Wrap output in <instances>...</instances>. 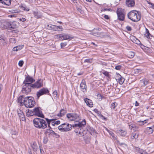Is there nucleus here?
<instances>
[{
  "instance_id": "ea45409f",
  "label": "nucleus",
  "mask_w": 154,
  "mask_h": 154,
  "mask_svg": "<svg viewBox=\"0 0 154 154\" xmlns=\"http://www.w3.org/2000/svg\"><path fill=\"white\" fill-rule=\"evenodd\" d=\"M21 8L23 10L26 11H28L29 10V9L26 6H22Z\"/></svg>"
},
{
  "instance_id": "052dcab7",
  "label": "nucleus",
  "mask_w": 154,
  "mask_h": 154,
  "mask_svg": "<svg viewBox=\"0 0 154 154\" xmlns=\"http://www.w3.org/2000/svg\"><path fill=\"white\" fill-rule=\"evenodd\" d=\"M39 150H40L41 154H43L44 153V152L43 150L41 149L40 146H39Z\"/></svg>"
},
{
  "instance_id": "c85d7f7f",
  "label": "nucleus",
  "mask_w": 154,
  "mask_h": 154,
  "mask_svg": "<svg viewBox=\"0 0 154 154\" xmlns=\"http://www.w3.org/2000/svg\"><path fill=\"white\" fill-rule=\"evenodd\" d=\"M45 133L48 135H53L55 134V133L54 131L49 129H47Z\"/></svg>"
},
{
  "instance_id": "473e14b6",
  "label": "nucleus",
  "mask_w": 154,
  "mask_h": 154,
  "mask_svg": "<svg viewBox=\"0 0 154 154\" xmlns=\"http://www.w3.org/2000/svg\"><path fill=\"white\" fill-rule=\"evenodd\" d=\"M106 130L108 131V132L109 133V134L112 136L113 138L114 139L116 140V137H115L114 134L112 131H110L107 128H106Z\"/></svg>"
},
{
  "instance_id": "13d9d810",
  "label": "nucleus",
  "mask_w": 154,
  "mask_h": 154,
  "mask_svg": "<svg viewBox=\"0 0 154 154\" xmlns=\"http://www.w3.org/2000/svg\"><path fill=\"white\" fill-rule=\"evenodd\" d=\"M23 47V45H21L17 46L18 50H20L22 49Z\"/></svg>"
},
{
  "instance_id": "b1692460",
  "label": "nucleus",
  "mask_w": 154,
  "mask_h": 154,
  "mask_svg": "<svg viewBox=\"0 0 154 154\" xmlns=\"http://www.w3.org/2000/svg\"><path fill=\"white\" fill-rule=\"evenodd\" d=\"M66 113V110L64 109H62L60 111V113L58 114V116H62Z\"/></svg>"
},
{
  "instance_id": "ddd939ff",
  "label": "nucleus",
  "mask_w": 154,
  "mask_h": 154,
  "mask_svg": "<svg viewBox=\"0 0 154 154\" xmlns=\"http://www.w3.org/2000/svg\"><path fill=\"white\" fill-rule=\"evenodd\" d=\"M125 4L128 7H133L135 5V0H126Z\"/></svg>"
},
{
  "instance_id": "2f4dec72",
  "label": "nucleus",
  "mask_w": 154,
  "mask_h": 154,
  "mask_svg": "<svg viewBox=\"0 0 154 154\" xmlns=\"http://www.w3.org/2000/svg\"><path fill=\"white\" fill-rule=\"evenodd\" d=\"M45 119L47 122V125L48 124V127H50V124L51 122L54 121V120L53 119H49L48 118H45Z\"/></svg>"
},
{
  "instance_id": "e433bc0d",
  "label": "nucleus",
  "mask_w": 154,
  "mask_h": 154,
  "mask_svg": "<svg viewBox=\"0 0 154 154\" xmlns=\"http://www.w3.org/2000/svg\"><path fill=\"white\" fill-rule=\"evenodd\" d=\"M12 136L13 138L15 137V136H16L18 134V132L15 131H11Z\"/></svg>"
},
{
  "instance_id": "f8f14e48",
  "label": "nucleus",
  "mask_w": 154,
  "mask_h": 154,
  "mask_svg": "<svg viewBox=\"0 0 154 154\" xmlns=\"http://www.w3.org/2000/svg\"><path fill=\"white\" fill-rule=\"evenodd\" d=\"M66 116L71 121H75L77 118V115L75 113H68L66 115Z\"/></svg>"
},
{
  "instance_id": "9d476101",
  "label": "nucleus",
  "mask_w": 154,
  "mask_h": 154,
  "mask_svg": "<svg viewBox=\"0 0 154 154\" xmlns=\"http://www.w3.org/2000/svg\"><path fill=\"white\" fill-rule=\"evenodd\" d=\"M33 110L35 115L42 118H44V115L42 113V112L40 110L39 108H35Z\"/></svg>"
},
{
  "instance_id": "393cba45",
  "label": "nucleus",
  "mask_w": 154,
  "mask_h": 154,
  "mask_svg": "<svg viewBox=\"0 0 154 154\" xmlns=\"http://www.w3.org/2000/svg\"><path fill=\"white\" fill-rule=\"evenodd\" d=\"M148 80L146 79H143L140 80L141 85L142 86H145L147 85L148 83Z\"/></svg>"
},
{
  "instance_id": "4c0bfd02",
  "label": "nucleus",
  "mask_w": 154,
  "mask_h": 154,
  "mask_svg": "<svg viewBox=\"0 0 154 154\" xmlns=\"http://www.w3.org/2000/svg\"><path fill=\"white\" fill-rule=\"evenodd\" d=\"M60 123V121L59 120L53 121L51 122L52 125L55 126L56 125H59Z\"/></svg>"
},
{
  "instance_id": "a211bd4d",
  "label": "nucleus",
  "mask_w": 154,
  "mask_h": 154,
  "mask_svg": "<svg viewBox=\"0 0 154 154\" xmlns=\"http://www.w3.org/2000/svg\"><path fill=\"white\" fill-rule=\"evenodd\" d=\"M84 100L86 105L89 107H92L93 106V102L91 100L86 98Z\"/></svg>"
},
{
  "instance_id": "1a4fd4ad",
  "label": "nucleus",
  "mask_w": 154,
  "mask_h": 154,
  "mask_svg": "<svg viewBox=\"0 0 154 154\" xmlns=\"http://www.w3.org/2000/svg\"><path fill=\"white\" fill-rule=\"evenodd\" d=\"M32 88H39L43 86V82L41 79L38 80L34 83L32 84Z\"/></svg>"
},
{
  "instance_id": "4d7b16f0",
  "label": "nucleus",
  "mask_w": 154,
  "mask_h": 154,
  "mask_svg": "<svg viewBox=\"0 0 154 154\" xmlns=\"http://www.w3.org/2000/svg\"><path fill=\"white\" fill-rule=\"evenodd\" d=\"M19 20L22 22H25L26 20V19L25 18L23 17H20L19 19Z\"/></svg>"
},
{
  "instance_id": "c756f323",
  "label": "nucleus",
  "mask_w": 154,
  "mask_h": 154,
  "mask_svg": "<svg viewBox=\"0 0 154 154\" xmlns=\"http://www.w3.org/2000/svg\"><path fill=\"white\" fill-rule=\"evenodd\" d=\"M148 120V119L145 120L144 121H137V122L139 123L138 124L140 125H143L145 124L147 122H146Z\"/></svg>"
},
{
  "instance_id": "c03bdc74",
  "label": "nucleus",
  "mask_w": 154,
  "mask_h": 154,
  "mask_svg": "<svg viewBox=\"0 0 154 154\" xmlns=\"http://www.w3.org/2000/svg\"><path fill=\"white\" fill-rule=\"evenodd\" d=\"M56 37L57 38L61 40V38H62V34H58L56 35Z\"/></svg>"
},
{
  "instance_id": "603ef678",
  "label": "nucleus",
  "mask_w": 154,
  "mask_h": 154,
  "mask_svg": "<svg viewBox=\"0 0 154 154\" xmlns=\"http://www.w3.org/2000/svg\"><path fill=\"white\" fill-rule=\"evenodd\" d=\"M135 127V125L133 124H131L129 125V128L130 129H132Z\"/></svg>"
},
{
  "instance_id": "7c9ffc66",
  "label": "nucleus",
  "mask_w": 154,
  "mask_h": 154,
  "mask_svg": "<svg viewBox=\"0 0 154 154\" xmlns=\"http://www.w3.org/2000/svg\"><path fill=\"white\" fill-rule=\"evenodd\" d=\"M26 114L27 116H32L35 115V113H34V110H28V111L26 113Z\"/></svg>"
},
{
  "instance_id": "bf43d9fd",
  "label": "nucleus",
  "mask_w": 154,
  "mask_h": 154,
  "mask_svg": "<svg viewBox=\"0 0 154 154\" xmlns=\"http://www.w3.org/2000/svg\"><path fill=\"white\" fill-rule=\"evenodd\" d=\"M126 29L128 31H131V27L129 26H127Z\"/></svg>"
},
{
  "instance_id": "bb28decb",
  "label": "nucleus",
  "mask_w": 154,
  "mask_h": 154,
  "mask_svg": "<svg viewBox=\"0 0 154 154\" xmlns=\"http://www.w3.org/2000/svg\"><path fill=\"white\" fill-rule=\"evenodd\" d=\"M32 147L35 152H37L38 151H39V148L36 143H33L32 145Z\"/></svg>"
},
{
  "instance_id": "49530a36",
  "label": "nucleus",
  "mask_w": 154,
  "mask_h": 154,
  "mask_svg": "<svg viewBox=\"0 0 154 154\" xmlns=\"http://www.w3.org/2000/svg\"><path fill=\"white\" fill-rule=\"evenodd\" d=\"M135 73L136 74H137L139 73H141L142 72V70L140 69H135L134 70Z\"/></svg>"
},
{
  "instance_id": "37998d69",
  "label": "nucleus",
  "mask_w": 154,
  "mask_h": 154,
  "mask_svg": "<svg viewBox=\"0 0 154 154\" xmlns=\"http://www.w3.org/2000/svg\"><path fill=\"white\" fill-rule=\"evenodd\" d=\"M54 25H49L47 26V28L50 30H52Z\"/></svg>"
},
{
  "instance_id": "09e8293b",
  "label": "nucleus",
  "mask_w": 154,
  "mask_h": 154,
  "mask_svg": "<svg viewBox=\"0 0 154 154\" xmlns=\"http://www.w3.org/2000/svg\"><path fill=\"white\" fill-rule=\"evenodd\" d=\"M10 42L13 43H15L16 42L15 38H11L9 40Z\"/></svg>"
},
{
  "instance_id": "680f3d73",
  "label": "nucleus",
  "mask_w": 154,
  "mask_h": 154,
  "mask_svg": "<svg viewBox=\"0 0 154 154\" xmlns=\"http://www.w3.org/2000/svg\"><path fill=\"white\" fill-rule=\"evenodd\" d=\"M149 4L151 5V7L154 9V4L150 2H149Z\"/></svg>"
},
{
  "instance_id": "f257e3e1",
  "label": "nucleus",
  "mask_w": 154,
  "mask_h": 154,
  "mask_svg": "<svg viewBox=\"0 0 154 154\" xmlns=\"http://www.w3.org/2000/svg\"><path fill=\"white\" fill-rule=\"evenodd\" d=\"M34 125L36 128L38 129H45L47 127L46 121L42 119L35 118L33 120Z\"/></svg>"
},
{
  "instance_id": "864d4df0",
  "label": "nucleus",
  "mask_w": 154,
  "mask_h": 154,
  "mask_svg": "<svg viewBox=\"0 0 154 154\" xmlns=\"http://www.w3.org/2000/svg\"><path fill=\"white\" fill-rule=\"evenodd\" d=\"M23 64V61L20 60L19 61L18 65L20 66H22Z\"/></svg>"
},
{
  "instance_id": "e2e57ef3",
  "label": "nucleus",
  "mask_w": 154,
  "mask_h": 154,
  "mask_svg": "<svg viewBox=\"0 0 154 154\" xmlns=\"http://www.w3.org/2000/svg\"><path fill=\"white\" fill-rule=\"evenodd\" d=\"M13 50L14 51H18L17 49V46L15 47H14L13 49Z\"/></svg>"
},
{
  "instance_id": "412c9836",
  "label": "nucleus",
  "mask_w": 154,
  "mask_h": 154,
  "mask_svg": "<svg viewBox=\"0 0 154 154\" xmlns=\"http://www.w3.org/2000/svg\"><path fill=\"white\" fill-rule=\"evenodd\" d=\"M52 30L58 31H62L63 30V29L61 26H57L54 25Z\"/></svg>"
},
{
  "instance_id": "6ab92c4d",
  "label": "nucleus",
  "mask_w": 154,
  "mask_h": 154,
  "mask_svg": "<svg viewBox=\"0 0 154 154\" xmlns=\"http://www.w3.org/2000/svg\"><path fill=\"white\" fill-rule=\"evenodd\" d=\"M130 39L131 40L135 43L138 45L141 44L140 41L135 36H131L130 37Z\"/></svg>"
},
{
  "instance_id": "6e6552de",
  "label": "nucleus",
  "mask_w": 154,
  "mask_h": 154,
  "mask_svg": "<svg viewBox=\"0 0 154 154\" xmlns=\"http://www.w3.org/2000/svg\"><path fill=\"white\" fill-rule=\"evenodd\" d=\"M49 93L48 90L46 88H43L39 90L36 93L38 98L39 99L40 97L44 94H46Z\"/></svg>"
},
{
  "instance_id": "2eb2a0df",
  "label": "nucleus",
  "mask_w": 154,
  "mask_h": 154,
  "mask_svg": "<svg viewBox=\"0 0 154 154\" xmlns=\"http://www.w3.org/2000/svg\"><path fill=\"white\" fill-rule=\"evenodd\" d=\"M80 88L84 92L86 91V86L85 80H82L80 85Z\"/></svg>"
},
{
  "instance_id": "79ce46f5",
  "label": "nucleus",
  "mask_w": 154,
  "mask_h": 154,
  "mask_svg": "<svg viewBox=\"0 0 154 154\" xmlns=\"http://www.w3.org/2000/svg\"><path fill=\"white\" fill-rule=\"evenodd\" d=\"M0 43L2 45H5V40L3 39H0Z\"/></svg>"
},
{
  "instance_id": "cd10ccee",
  "label": "nucleus",
  "mask_w": 154,
  "mask_h": 154,
  "mask_svg": "<svg viewBox=\"0 0 154 154\" xmlns=\"http://www.w3.org/2000/svg\"><path fill=\"white\" fill-rule=\"evenodd\" d=\"M138 136V134L137 133H132L131 135V138L132 140L135 139V140H136Z\"/></svg>"
},
{
  "instance_id": "a19ab883",
  "label": "nucleus",
  "mask_w": 154,
  "mask_h": 154,
  "mask_svg": "<svg viewBox=\"0 0 154 154\" xmlns=\"http://www.w3.org/2000/svg\"><path fill=\"white\" fill-rule=\"evenodd\" d=\"M92 59H87L85 60L84 62L87 63H91L92 62Z\"/></svg>"
},
{
  "instance_id": "338daca9",
  "label": "nucleus",
  "mask_w": 154,
  "mask_h": 154,
  "mask_svg": "<svg viewBox=\"0 0 154 154\" xmlns=\"http://www.w3.org/2000/svg\"><path fill=\"white\" fill-rule=\"evenodd\" d=\"M72 1L74 3L76 4L77 3L76 0H72Z\"/></svg>"
},
{
  "instance_id": "5fc2aeb1",
  "label": "nucleus",
  "mask_w": 154,
  "mask_h": 154,
  "mask_svg": "<svg viewBox=\"0 0 154 154\" xmlns=\"http://www.w3.org/2000/svg\"><path fill=\"white\" fill-rule=\"evenodd\" d=\"M61 47V48H63L65 47L66 45V42L61 43L60 44Z\"/></svg>"
},
{
  "instance_id": "5701e85b",
  "label": "nucleus",
  "mask_w": 154,
  "mask_h": 154,
  "mask_svg": "<svg viewBox=\"0 0 154 154\" xmlns=\"http://www.w3.org/2000/svg\"><path fill=\"white\" fill-rule=\"evenodd\" d=\"M144 36L147 38H151L152 37V35L149 32V30L146 28L145 33L144 34Z\"/></svg>"
},
{
  "instance_id": "f03ea898",
  "label": "nucleus",
  "mask_w": 154,
  "mask_h": 154,
  "mask_svg": "<svg viewBox=\"0 0 154 154\" xmlns=\"http://www.w3.org/2000/svg\"><path fill=\"white\" fill-rule=\"evenodd\" d=\"M127 16L129 19L134 22H138L141 19L140 14L136 10L130 11L128 14Z\"/></svg>"
},
{
  "instance_id": "4be33fe9",
  "label": "nucleus",
  "mask_w": 154,
  "mask_h": 154,
  "mask_svg": "<svg viewBox=\"0 0 154 154\" xmlns=\"http://www.w3.org/2000/svg\"><path fill=\"white\" fill-rule=\"evenodd\" d=\"M72 38L70 36L66 34H62V38H61V40H67L70 39Z\"/></svg>"
},
{
  "instance_id": "de8ad7c7",
  "label": "nucleus",
  "mask_w": 154,
  "mask_h": 154,
  "mask_svg": "<svg viewBox=\"0 0 154 154\" xmlns=\"http://www.w3.org/2000/svg\"><path fill=\"white\" fill-rule=\"evenodd\" d=\"M139 154H148L146 152L143 150H140L139 152Z\"/></svg>"
},
{
  "instance_id": "58836bf2",
  "label": "nucleus",
  "mask_w": 154,
  "mask_h": 154,
  "mask_svg": "<svg viewBox=\"0 0 154 154\" xmlns=\"http://www.w3.org/2000/svg\"><path fill=\"white\" fill-rule=\"evenodd\" d=\"M117 105V103L114 102L111 104V109H114L115 108V107Z\"/></svg>"
},
{
  "instance_id": "39448f33",
  "label": "nucleus",
  "mask_w": 154,
  "mask_h": 154,
  "mask_svg": "<svg viewBox=\"0 0 154 154\" xmlns=\"http://www.w3.org/2000/svg\"><path fill=\"white\" fill-rule=\"evenodd\" d=\"M118 19L120 21H124L125 19V13L123 9L120 8L117 9L116 11Z\"/></svg>"
},
{
  "instance_id": "774afa93",
  "label": "nucleus",
  "mask_w": 154,
  "mask_h": 154,
  "mask_svg": "<svg viewBox=\"0 0 154 154\" xmlns=\"http://www.w3.org/2000/svg\"><path fill=\"white\" fill-rule=\"evenodd\" d=\"M83 72H80V73H78V75H82L83 74Z\"/></svg>"
},
{
  "instance_id": "423d86ee",
  "label": "nucleus",
  "mask_w": 154,
  "mask_h": 154,
  "mask_svg": "<svg viewBox=\"0 0 154 154\" xmlns=\"http://www.w3.org/2000/svg\"><path fill=\"white\" fill-rule=\"evenodd\" d=\"M86 124V122L85 120V119H83L82 120L80 119L79 120L78 122V127H79V128H78V130L80 129V131L78 135L79 136H83L84 135V133L83 132V130H82L80 128V127H83Z\"/></svg>"
},
{
  "instance_id": "aec40b11",
  "label": "nucleus",
  "mask_w": 154,
  "mask_h": 154,
  "mask_svg": "<svg viewBox=\"0 0 154 154\" xmlns=\"http://www.w3.org/2000/svg\"><path fill=\"white\" fill-rule=\"evenodd\" d=\"M24 100H25V98H24L22 96H21L18 98V102L20 103L21 105H23L24 104Z\"/></svg>"
},
{
  "instance_id": "7ed1b4c3",
  "label": "nucleus",
  "mask_w": 154,
  "mask_h": 154,
  "mask_svg": "<svg viewBox=\"0 0 154 154\" xmlns=\"http://www.w3.org/2000/svg\"><path fill=\"white\" fill-rule=\"evenodd\" d=\"M35 102L32 97H25L24 105L27 108H32L35 106Z\"/></svg>"
},
{
  "instance_id": "a18cd8bd",
  "label": "nucleus",
  "mask_w": 154,
  "mask_h": 154,
  "mask_svg": "<svg viewBox=\"0 0 154 154\" xmlns=\"http://www.w3.org/2000/svg\"><path fill=\"white\" fill-rule=\"evenodd\" d=\"M48 140V137L47 136H45L44 138L43 142L44 143H46Z\"/></svg>"
},
{
  "instance_id": "20e7f679",
  "label": "nucleus",
  "mask_w": 154,
  "mask_h": 154,
  "mask_svg": "<svg viewBox=\"0 0 154 154\" xmlns=\"http://www.w3.org/2000/svg\"><path fill=\"white\" fill-rule=\"evenodd\" d=\"M58 128L61 131H68L71 129L72 125L67 123H64L59 126Z\"/></svg>"
},
{
  "instance_id": "69168bd1",
  "label": "nucleus",
  "mask_w": 154,
  "mask_h": 154,
  "mask_svg": "<svg viewBox=\"0 0 154 154\" xmlns=\"http://www.w3.org/2000/svg\"><path fill=\"white\" fill-rule=\"evenodd\" d=\"M104 18L106 19H109V17L107 15H105L104 17Z\"/></svg>"
},
{
  "instance_id": "72a5a7b5",
  "label": "nucleus",
  "mask_w": 154,
  "mask_h": 154,
  "mask_svg": "<svg viewBox=\"0 0 154 154\" xmlns=\"http://www.w3.org/2000/svg\"><path fill=\"white\" fill-rule=\"evenodd\" d=\"M134 56V53L133 52L129 51L128 53V57L130 58H133Z\"/></svg>"
},
{
  "instance_id": "0e129e2a",
  "label": "nucleus",
  "mask_w": 154,
  "mask_h": 154,
  "mask_svg": "<svg viewBox=\"0 0 154 154\" xmlns=\"http://www.w3.org/2000/svg\"><path fill=\"white\" fill-rule=\"evenodd\" d=\"M78 12H79L81 14H82V13H83V11H82V10H81V9L79 8L78 9Z\"/></svg>"
},
{
  "instance_id": "9b49d317",
  "label": "nucleus",
  "mask_w": 154,
  "mask_h": 154,
  "mask_svg": "<svg viewBox=\"0 0 154 154\" xmlns=\"http://www.w3.org/2000/svg\"><path fill=\"white\" fill-rule=\"evenodd\" d=\"M35 81V80L30 76L26 77L23 82L24 84H27L29 85H32V83Z\"/></svg>"
},
{
  "instance_id": "c9c22d12",
  "label": "nucleus",
  "mask_w": 154,
  "mask_h": 154,
  "mask_svg": "<svg viewBox=\"0 0 154 154\" xmlns=\"http://www.w3.org/2000/svg\"><path fill=\"white\" fill-rule=\"evenodd\" d=\"M33 14L34 17H35L37 18H39L41 17V16L38 14V12L36 11H33Z\"/></svg>"
},
{
  "instance_id": "f704fd0d",
  "label": "nucleus",
  "mask_w": 154,
  "mask_h": 154,
  "mask_svg": "<svg viewBox=\"0 0 154 154\" xmlns=\"http://www.w3.org/2000/svg\"><path fill=\"white\" fill-rule=\"evenodd\" d=\"M119 134H120L121 135H122V136H125L126 134V131H124L122 130H119Z\"/></svg>"
},
{
  "instance_id": "8fccbe9b",
  "label": "nucleus",
  "mask_w": 154,
  "mask_h": 154,
  "mask_svg": "<svg viewBox=\"0 0 154 154\" xmlns=\"http://www.w3.org/2000/svg\"><path fill=\"white\" fill-rule=\"evenodd\" d=\"M102 73L105 76L108 77L109 75V73L107 71H104Z\"/></svg>"
},
{
  "instance_id": "3c124183",
  "label": "nucleus",
  "mask_w": 154,
  "mask_h": 154,
  "mask_svg": "<svg viewBox=\"0 0 154 154\" xmlns=\"http://www.w3.org/2000/svg\"><path fill=\"white\" fill-rule=\"evenodd\" d=\"M57 91H55L53 93V96L55 97H57Z\"/></svg>"
},
{
  "instance_id": "6e6d98bb",
  "label": "nucleus",
  "mask_w": 154,
  "mask_h": 154,
  "mask_svg": "<svg viewBox=\"0 0 154 154\" xmlns=\"http://www.w3.org/2000/svg\"><path fill=\"white\" fill-rule=\"evenodd\" d=\"M121 65H118L115 67V69L116 70H120L121 68Z\"/></svg>"
},
{
  "instance_id": "a878e982",
  "label": "nucleus",
  "mask_w": 154,
  "mask_h": 154,
  "mask_svg": "<svg viewBox=\"0 0 154 154\" xmlns=\"http://www.w3.org/2000/svg\"><path fill=\"white\" fill-rule=\"evenodd\" d=\"M153 131V130L151 127H148L146 128V133L148 134H151Z\"/></svg>"
},
{
  "instance_id": "f3484780",
  "label": "nucleus",
  "mask_w": 154,
  "mask_h": 154,
  "mask_svg": "<svg viewBox=\"0 0 154 154\" xmlns=\"http://www.w3.org/2000/svg\"><path fill=\"white\" fill-rule=\"evenodd\" d=\"M11 0H0V3L3 5L9 6L11 4Z\"/></svg>"
},
{
  "instance_id": "4468645a",
  "label": "nucleus",
  "mask_w": 154,
  "mask_h": 154,
  "mask_svg": "<svg viewBox=\"0 0 154 154\" xmlns=\"http://www.w3.org/2000/svg\"><path fill=\"white\" fill-rule=\"evenodd\" d=\"M116 80L121 85H122L123 83L125 80L124 78L122 77L119 74L117 75L116 77Z\"/></svg>"
},
{
  "instance_id": "0eeeda50",
  "label": "nucleus",
  "mask_w": 154,
  "mask_h": 154,
  "mask_svg": "<svg viewBox=\"0 0 154 154\" xmlns=\"http://www.w3.org/2000/svg\"><path fill=\"white\" fill-rule=\"evenodd\" d=\"M31 88H32V85L27 84H24L23 83L22 89V91L23 93L27 94L29 93L31 91Z\"/></svg>"
},
{
  "instance_id": "dca6fc26",
  "label": "nucleus",
  "mask_w": 154,
  "mask_h": 154,
  "mask_svg": "<svg viewBox=\"0 0 154 154\" xmlns=\"http://www.w3.org/2000/svg\"><path fill=\"white\" fill-rule=\"evenodd\" d=\"M17 111L19 118L21 119L22 121H24L25 119V115L23 111L19 109H17Z\"/></svg>"
}]
</instances>
